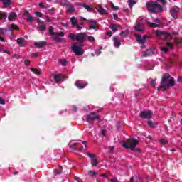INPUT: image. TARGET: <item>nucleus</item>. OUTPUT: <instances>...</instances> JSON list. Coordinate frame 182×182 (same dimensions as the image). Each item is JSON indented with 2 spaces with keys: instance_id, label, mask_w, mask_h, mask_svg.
<instances>
[{
  "instance_id": "1",
  "label": "nucleus",
  "mask_w": 182,
  "mask_h": 182,
  "mask_svg": "<svg viewBox=\"0 0 182 182\" xmlns=\"http://www.w3.org/2000/svg\"><path fill=\"white\" fill-rule=\"evenodd\" d=\"M174 86V78L170 76V74L166 73L162 77L161 85L158 87V90L164 92L168 87Z\"/></svg>"
},
{
  "instance_id": "2",
  "label": "nucleus",
  "mask_w": 182,
  "mask_h": 182,
  "mask_svg": "<svg viewBox=\"0 0 182 182\" xmlns=\"http://www.w3.org/2000/svg\"><path fill=\"white\" fill-rule=\"evenodd\" d=\"M146 8L151 14L163 12V7L157 1H151L146 4Z\"/></svg>"
},
{
  "instance_id": "3",
  "label": "nucleus",
  "mask_w": 182,
  "mask_h": 182,
  "mask_svg": "<svg viewBox=\"0 0 182 182\" xmlns=\"http://www.w3.org/2000/svg\"><path fill=\"white\" fill-rule=\"evenodd\" d=\"M137 144H139V141L134 138H129L127 141H122V147H124V149H129L132 151L136 149Z\"/></svg>"
},
{
  "instance_id": "4",
  "label": "nucleus",
  "mask_w": 182,
  "mask_h": 182,
  "mask_svg": "<svg viewBox=\"0 0 182 182\" xmlns=\"http://www.w3.org/2000/svg\"><path fill=\"white\" fill-rule=\"evenodd\" d=\"M82 48H83V45L79 43H73L71 45V50L76 56H82L85 53V50Z\"/></svg>"
},
{
  "instance_id": "5",
  "label": "nucleus",
  "mask_w": 182,
  "mask_h": 182,
  "mask_svg": "<svg viewBox=\"0 0 182 182\" xmlns=\"http://www.w3.org/2000/svg\"><path fill=\"white\" fill-rule=\"evenodd\" d=\"M86 33H70L68 35V38L72 39V41H76L77 42H80V43L85 42L86 41Z\"/></svg>"
},
{
  "instance_id": "6",
  "label": "nucleus",
  "mask_w": 182,
  "mask_h": 182,
  "mask_svg": "<svg viewBox=\"0 0 182 182\" xmlns=\"http://www.w3.org/2000/svg\"><path fill=\"white\" fill-rule=\"evenodd\" d=\"M61 6H67V13L70 14L71 12H75V6L72 4L70 2L68 1V0H62L59 2Z\"/></svg>"
},
{
  "instance_id": "7",
  "label": "nucleus",
  "mask_w": 182,
  "mask_h": 182,
  "mask_svg": "<svg viewBox=\"0 0 182 182\" xmlns=\"http://www.w3.org/2000/svg\"><path fill=\"white\" fill-rule=\"evenodd\" d=\"M156 36H158L161 39L164 41H170V39H173V36L169 33H166L164 31H156Z\"/></svg>"
},
{
  "instance_id": "8",
  "label": "nucleus",
  "mask_w": 182,
  "mask_h": 182,
  "mask_svg": "<svg viewBox=\"0 0 182 182\" xmlns=\"http://www.w3.org/2000/svg\"><path fill=\"white\" fill-rule=\"evenodd\" d=\"M53 36V41H55V42H66V40L65 38H59V36H61V38H63V36H65V33H63V31L57 32Z\"/></svg>"
},
{
  "instance_id": "9",
  "label": "nucleus",
  "mask_w": 182,
  "mask_h": 182,
  "mask_svg": "<svg viewBox=\"0 0 182 182\" xmlns=\"http://www.w3.org/2000/svg\"><path fill=\"white\" fill-rule=\"evenodd\" d=\"M70 23L73 28H76L77 31H80L82 29V26H83V23L79 24V23H77V21H76V18H75V16H73L70 18Z\"/></svg>"
},
{
  "instance_id": "10",
  "label": "nucleus",
  "mask_w": 182,
  "mask_h": 182,
  "mask_svg": "<svg viewBox=\"0 0 182 182\" xmlns=\"http://www.w3.org/2000/svg\"><path fill=\"white\" fill-rule=\"evenodd\" d=\"M154 55H157V49H156V48L147 49L143 53V56L145 58H147V56H153Z\"/></svg>"
},
{
  "instance_id": "11",
  "label": "nucleus",
  "mask_w": 182,
  "mask_h": 182,
  "mask_svg": "<svg viewBox=\"0 0 182 182\" xmlns=\"http://www.w3.org/2000/svg\"><path fill=\"white\" fill-rule=\"evenodd\" d=\"M135 37L138 43H140L141 45V48H144V43H146V41H147L146 37L141 36L139 34H135Z\"/></svg>"
},
{
  "instance_id": "12",
  "label": "nucleus",
  "mask_w": 182,
  "mask_h": 182,
  "mask_svg": "<svg viewBox=\"0 0 182 182\" xmlns=\"http://www.w3.org/2000/svg\"><path fill=\"white\" fill-rule=\"evenodd\" d=\"M87 155L88 156V157H90V159H91V165L94 167H96V166H97L99 164V162L97 161V159H96V156H95V154H91V153H87Z\"/></svg>"
},
{
  "instance_id": "13",
  "label": "nucleus",
  "mask_w": 182,
  "mask_h": 182,
  "mask_svg": "<svg viewBox=\"0 0 182 182\" xmlns=\"http://www.w3.org/2000/svg\"><path fill=\"white\" fill-rule=\"evenodd\" d=\"M170 12L173 19H177L178 16V12H180V8H178V6H174L173 8H172Z\"/></svg>"
},
{
  "instance_id": "14",
  "label": "nucleus",
  "mask_w": 182,
  "mask_h": 182,
  "mask_svg": "<svg viewBox=\"0 0 182 182\" xmlns=\"http://www.w3.org/2000/svg\"><path fill=\"white\" fill-rule=\"evenodd\" d=\"M141 117H142V119H151V117H153V112L142 111L141 112Z\"/></svg>"
},
{
  "instance_id": "15",
  "label": "nucleus",
  "mask_w": 182,
  "mask_h": 182,
  "mask_svg": "<svg viewBox=\"0 0 182 182\" xmlns=\"http://www.w3.org/2000/svg\"><path fill=\"white\" fill-rule=\"evenodd\" d=\"M99 119V115H96V113L91 112L87 116V122H92V120H96Z\"/></svg>"
},
{
  "instance_id": "16",
  "label": "nucleus",
  "mask_w": 182,
  "mask_h": 182,
  "mask_svg": "<svg viewBox=\"0 0 182 182\" xmlns=\"http://www.w3.org/2000/svg\"><path fill=\"white\" fill-rule=\"evenodd\" d=\"M37 23L38 25L39 31H46V24H45V22H43V21H41V19H38Z\"/></svg>"
},
{
  "instance_id": "17",
  "label": "nucleus",
  "mask_w": 182,
  "mask_h": 182,
  "mask_svg": "<svg viewBox=\"0 0 182 182\" xmlns=\"http://www.w3.org/2000/svg\"><path fill=\"white\" fill-rule=\"evenodd\" d=\"M97 9L100 15H107V10L105 9L102 5H98Z\"/></svg>"
},
{
  "instance_id": "18",
  "label": "nucleus",
  "mask_w": 182,
  "mask_h": 182,
  "mask_svg": "<svg viewBox=\"0 0 182 182\" xmlns=\"http://www.w3.org/2000/svg\"><path fill=\"white\" fill-rule=\"evenodd\" d=\"M53 77L55 83L57 84L60 83V82H63L64 79L63 76H62V75L60 74L54 75Z\"/></svg>"
},
{
  "instance_id": "19",
  "label": "nucleus",
  "mask_w": 182,
  "mask_h": 182,
  "mask_svg": "<svg viewBox=\"0 0 182 182\" xmlns=\"http://www.w3.org/2000/svg\"><path fill=\"white\" fill-rule=\"evenodd\" d=\"M113 42L115 48H120V46L122 45V42L120 41V40H119V37L114 36L113 38Z\"/></svg>"
},
{
  "instance_id": "20",
  "label": "nucleus",
  "mask_w": 182,
  "mask_h": 182,
  "mask_svg": "<svg viewBox=\"0 0 182 182\" xmlns=\"http://www.w3.org/2000/svg\"><path fill=\"white\" fill-rule=\"evenodd\" d=\"M135 30L138 31V32H143L144 31V25L141 24V23H138L135 26Z\"/></svg>"
},
{
  "instance_id": "21",
  "label": "nucleus",
  "mask_w": 182,
  "mask_h": 182,
  "mask_svg": "<svg viewBox=\"0 0 182 182\" xmlns=\"http://www.w3.org/2000/svg\"><path fill=\"white\" fill-rule=\"evenodd\" d=\"M17 16H18V15L16 14V13L11 12L9 14L8 19H9V21H15L16 19Z\"/></svg>"
},
{
  "instance_id": "22",
  "label": "nucleus",
  "mask_w": 182,
  "mask_h": 182,
  "mask_svg": "<svg viewBox=\"0 0 182 182\" xmlns=\"http://www.w3.org/2000/svg\"><path fill=\"white\" fill-rule=\"evenodd\" d=\"M24 16H26L27 17V22H29V23H32L33 22V21H35V19H33V17H32V16L29 15V13H28V11H26L24 13Z\"/></svg>"
},
{
  "instance_id": "23",
  "label": "nucleus",
  "mask_w": 182,
  "mask_h": 182,
  "mask_svg": "<svg viewBox=\"0 0 182 182\" xmlns=\"http://www.w3.org/2000/svg\"><path fill=\"white\" fill-rule=\"evenodd\" d=\"M46 45V42L41 41V42H35L34 46H36L38 49H41V48H43Z\"/></svg>"
},
{
  "instance_id": "24",
  "label": "nucleus",
  "mask_w": 182,
  "mask_h": 182,
  "mask_svg": "<svg viewBox=\"0 0 182 182\" xmlns=\"http://www.w3.org/2000/svg\"><path fill=\"white\" fill-rule=\"evenodd\" d=\"M88 22L90 23L89 25L90 29H96L97 24L95 21L90 20L88 21Z\"/></svg>"
},
{
  "instance_id": "25",
  "label": "nucleus",
  "mask_w": 182,
  "mask_h": 182,
  "mask_svg": "<svg viewBox=\"0 0 182 182\" xmlns=\"http://www.w3.org/2000/svg\"><path fill=\"white\" fill-rule=\"evenodd\" d=\"M109 28L112 29V31H113V32H117V31H119V28H120V26L117 24H111L109 26Z\"/></svg>"
},
{
  "instance_id": "26",
  "label": "nucleus",
  "mask_w": 182,
  "mask_h": 182,
  "mask_svg": "<svg viewBox=\"0 0 182 182\" xmlns=\"http://www.w3.org/2000/svg\"><path fill=\"white\" fill-rule=\"evenodd\" d=\"M17 43L21 46V48L25 46L23 43H25V38H20L17 39Z\"/></svg>"
},
{
  "instance_id": "27",
  "label": "nucleus",
  "mask_w": 182,
  "mask_h": 182,
  "mask_svg": "<svg viewBox=\"0 0 182 182\" xmlns=\"http://www.w3.org/2000/svg\"><path fill=\"white\" fill-rule=\"evenodd\" d=\"M75 85L78 89H85L87 86V84H79L77 82H75Z\"/></svg>"
},
{
  "instance_id": "28",
  "label": "nucleus",
  "mask_w": 182,
  "mask_h": 182,
  "mask_svg": "<svg viewBox=\"0 0 182 182\" xmlns=\"http://www.w3.org/2000/svg\"><path fill=\"white\" fill-rule=\"evenodd\" d=\"M63 169V168H62V166H58V168L54 170L55 174H60V173H62Z\"/></svg>"
},
{
  "instance_id": "29",
  "label": "nucleus",
  "mask_w": 182,
  "mask_h": 182,
  "mask_svg": "<svg viewBox=\"0 0 182 182\" xmlns=\"http://www.w3.org/2000/svg\"><path fill=\"white\" fill-rule=\"evenodd\" d=\"M87 174L88 176H90V177H95V176H96L97 173H96L95 171L90 170V171H88Z\"/></svg>"
},
{
  "instance_id": "30",
  "label": "nucleus",
  "mask_w": 182,
  "mask_h": 182,
  "mask_svg": "<svg viewBox=\"0 0 182 182\" xmlns=\"http://www.w3.org/2000/svg\"><path fill=\"white\" fill-rule=\"evenodd\" d=\"M5 6H9L11 5V0H1Z\"/></svg>"
},
{
  "instance_id": "31",
  "label": "nucleus",
  "mask_w": 182,
  "mask_h": 182,
  "mask_svg": "<svg viewBox=\"0 0 182 182\" xmlns=\"http://www.w3.org/2000/svg\"><path fill=\"white\" fill-rule=\"evenodd\" d=\"M148 124H149V127H156V126H157V123H154L151 120L148 121Z\"/></svg>"
},
{
  "instance_id": "32",
  "label": "nucleus",
  "mask_w": 182,
  "mask_h": 182,
  "mask_svg": "<svg viewBox=\"0 0 182 182\" xmlns=\"http://www.w3.org/2000/svg\"><path fill=\"white\" fill-rule=\"evenodd\" d=\"M82 8H85L87 11H88V12H92V10L93 9V8H92L90 6L87 4L82 5Z\"/></svg>"
},
{
  "instance_id": "33",
  "label": "nucleus",
  "mask_w": 182,
  "mask_h": 182,
  "mask_svg": "<svg viewBox=\"0 0 182 182\" xmlns=\"http://www.w3.org/2000/svg\"><path fill=\"white\" fill-rule=\"evenodd\" d=\"M119 35H120V36H122V38H126V36H127V35H129V31H124L121 32V33H119Z\"/></svg>"
},
{
  "instance_id": "34",
  "label": "nucleus",
  "mask_w": 182,
  "mask_h": 182,
  "mask_svg": "<svg viewBox=\"0 0 182 182\" xmlns=\"http://www.w3.org/2000/svg\"><path fill=\"white\" fill-rule=\"evenodd\" d=\"M8 32V28H0V35H5Z\"/></svg>"
},
{
  "instance_id": "35",
  "label": "nucleus",
  "mask_w": 182,
  "mask_h": 182,
  "mask_svg": "<svg viewBox=\"0 0 182 182\" xmlns=\"http://www.w3.org/2000/svg\"><path fill=\"white\" fill-rule=\"evenodd\" d=\"M31 72L34 73L35 75H41V71H38L37 69L35 68H31Z\"/></svg>"
},
{
  "instance_id": "36",
  "label": "nucleus",
  "mask_w": 182,
  "mask_h": 182,
  "mask_svg": "<svg viewBox=\"0 0 182 182\" xmlns=\"http://www.w3.org/2000/svg\"><path fill=\"white\" fill-rule=\"evenodd\" d=\"M58 62L60 65H63V66H65L68 64V61L66 60H59Z\"/></svg>"
},
{
  "instance_id": "37",
  "label": "nucleus",
  "mask_w": 182,
  "mask_h": 182,
  "mask_svg": "<svg viewBox=\"0 0 182 182\" xmlns=\"http://www.w3.org/2000/svg\"><path fill=\"white\" fill-rule=\"evenodd\" d=\"M48 31H49V33L50 35H51V36H53L55 35V32H53V28L52 26H50L49 28H48Z\"/></svg>"
},
{
  "instance_id": "38",
  "label": "nucleus",
  "mask_w": 182,
  "mask_h": 182,
  "mask_svg": "<svg viewBox=\"0 0 182 182\" xmlns=\"http://www.w3.org/2000/svg\"><path fill=\"white\" fill-rule=\"evenodd\" d=\"M11 31H18L19 28H18V26L15 24H11Z\"/></svg>"
},
{
  "instance_id": "39",
  "label": "nucleus",
  "mask_w": 182,
  "mask_h": 182,
  "mask_svg": "<svg viewBox=\"0 0 182 182\" xmlns=\"http://www.w3.org/2000/svg\"><path fill=\"white\" fill-rule=\"evenodd\" d=\"M82 143L85 146H81V149L79 148V146H78V150H86V143H87V141H82Z\"/></svg>"
},
{
  "instance_id": "40",
  "label": "nucleus",
  "mask_w": 182,
  "mask_h": 182,
  "mask_svg": "<svg viewBox=\"0 0 182 182\" xmlns=\"http://www.w3.org/2000/svg\"><path fill=\"white\" fill-rule=\"evenodd\" d=\"M8 16L5 14V13H0V19H6Z\"/></svg>"
},
{
  "instance_id": "41",
  "label": "nucleus",
  "mask_w": 182,
  "mask_h": 182,
  "mask_svg": "<svg viewBox=\"0 0 182 182\" xmlns=\"http://www.w3.org/2000/svg\"><path fill=\"white\" fill-rule=\"evenodd\" d=\"M86 38H87V40L89 41V42L95 43V37L87 36Z\"/></svg>"
},
{
  "instance_id": "42",
  "label": "nucleus",
  "mask_w": 182,
  "mask_h": 182,
  "mask_svg": "<svg viewBox=\"0 0 182 182\" xmlns=\"http://www.w3.org/2000/svg\"><path fill=\"white\" fill-rule=\"evenodd\" d=\"M148 25H149L151 28H157L159 26V24L150 23V22H148Z\"/></svg>"
},
{
  "instance_id": "43",
  "label": "nucleus",
  "mask_w": 182,
  "mask_h": 182,
  "mask_svg": "<svg viewBox=\"0 0 182 182\" xmlns=\"http://www.w3.org/2000/svg\"><path fill=\"white\" fill-rule=\"evenodd\" d=\"M128 4L130 8H132V5H135L136 1L134 0H128Z\"/></svg>"
},
{
  "instance_id": "44",
  "label": "nucleus",
  "mask_w": 182,
  "mask_h": 182,
  "mask_svg": "<svg viewBox=\"0 0 182 182\" xmlns=\"http://www.w3.org/2000/svg\"><path fill=\"white\" fill-rule=\"evenodd\" d=\"M161 52H163L164 53H167V52H168V50L167 48H166V47H161Z\"/></svg>"
},
{
  "instance_id": "45",
  "label": "nucleus",
  "mask_w": 182,
  "mask_h": 182,
  "mask_svg": "<svg viewBox=\"0 0 182 182\" xmlns=\"http://www.w3.org/2000/svg\"><path fill=\"white\" fill-rule=\"evenodd\" d=\"M159 143H161V144H167V141L164 139H161L159 140Z\"/></svg>"
},
{
  "instance_id": "46",
  "label": "nucleus",
  "mask_w": 182,
  "mask_h": 182,
  "mask_svg": "<svg viewBox=\"0 0 182 182\" xmlns=\"http://www.w3.org/2000/svg\"><path fill=\"white\" fill-rule=\"evenodd\" d=\"M151 85L152 87H156V81L154 80H151Z\"/></svg>"
},
{
  "instance_id": "47",
  "label": "nucleus",
  "mask_w": 182,
  "mask_h": 182,
  "mask_svg": "<svg viewBox=\"0 0 182 182\" xmlns=\"http://www.w3.org/2000/svg\"><path fill=\"white\" fill-rule=\"evenodd\" d=\"M39 6H40V8H42L43 9H46V8H48L46 6L43 5V3H40Z\"/></svg>"
},
{
  "instance_id": "48",
  "label": "nucleus",
  "mask_w": 182,
  "mask_h": 182,
  "mask_svg": "<svg viewBox=\"0 0 182 182\" xmlns=\"http://www.w3.org/2000/svg\"><path fill=\"white\" fill-rule=\"evenodd\" d=\"M166 46L170 48V49H173V43H166Z\"/></svg>"
},
{
  "instance_id": "49",
  "label": "nucleus",
  "mask_w": 182,
  "mask_h": 182,
  "mask_svg": "<svg viewBox=\"0 0 182 182\" xmlns=\"http://www.w3.org/2000/svg\"><path fill=\"white\" fill-rule=\"evenodd\" d=\"M36 15L38 18H42V13L41 12L37 11V12H36Z\"/></svg>"
},
{
  "instance_id": "50",
  "label": "nucleus",
  "mask_w": 182,
  "mask_h": 182,
  "mask_svg": "<svg viewBox=\"0 0 182 182\" xmlns=\"http://www.w3.org/2000/svg\"><path fill=\"white\" fill-rule=\"evenodd\" d=\"M75 180L77 182H83V181H82V179L77 176H75Z\"/></svg>"
},
{
  "instance_id": "51",
  "label": "nucleus",
  "mask_w": 182,
  "mask_h": 182,
  "mask_svg": "<svg viewBox=\"0 0 182 182\" xmlns=\"http://www.w3.org/2000/svg\"><path fill=\"white\" fill-rule=\"evenodd\" d=\"M6 102L4 98L0 97V105H5Z\"/></svg>"
},
{
  "instance_id": "52",
  "label": "nucleus",
  "mask_w": 182,
  "mask_h": 182,
  "mask_svg": "<svg viewBox=\"0 0 182 182\" xmlns=\"http://www.w3.org/2000/svg\"><path fill=\"white\" fill-rule=\"evenodd\" d=\"M111 182H119V180H117L116 178H113L110 179Z\"/></svg>"
},
{
  "instance_id": "53",
  "label": "nucleus",
  "mask_w": 182,
  "mask_h": 182,
  "mask_svg": "<svg viewBox=\"0 0 182 182\" xmlns=\"http://www.w3.org/2000/svg\"><path fill=\"white\" fill-rule=\"evenodd\" d=\"M112 8H113L114 11H117L119 9V7L115 6L114 4H112Z\"/></svg>"
},
{
  "instance_id": "54",
  "label": "nucleus",
  "mask_w": 182,
  "mask_h": 182,
  "mask_svg": "<svg viewBox=\"0 0 182 182\" xmlns=\"http://www.w3.org/2000/svg\"><path fill=\"white\" fill-rule=\"evenodd\" d=\"M100 53H102V51H100V50H97L95 52V55H97V56H99V55H100Z\"/></svg>"
},
{
  "instance_id": "55",
  "label": "nucleus",
  "mask_w": 182,
  "mask_h": 182,
  "mask_svg": "<svg viewBox=\"0 0 182 182\" xmlns=\"http://www.w3.org/2000/svg\"><path fill=\"white\" fill-rule=\"evenodd\" d=\"M13 58H14V59H19V55H18V54H14V55H13Z\"/></svg>"
},
{
  "instance_id": "56",
  "label": "nucleus",
  "mask_w": 182,
  "mask_h": 182,
  "mask_svg": "<svg viewBox=\"0 0 182 182\" xmlns=\"http://www.w3.org/2000/svg\"><path fill=\"white\" fill-rule=\"evenodd\" d=\"M154 22H155V23H160V20H159L158 18H155L154 20Z\"/></svg>"
},
{
  "instance_id": "57",
  "label": "nucleus",
  "mask_w": 182,
  "mask_h": 182,
  "mask_svg": "<svg viewBox=\"0 0 182 182\" xmlns=\"http://www.w3.org/2000/svg\"><path fill=\"white\" fill-rule=\"evenodd\" d=\"M107 35H108L110 37L112 36V35H113V33H112V31H107Z\"/></svg>"
},
{
  "instance_id": "58",
  "label": "nucleus",
  "mask_w": 182,
  "mask_h": 182,
  "mask_svg": "<svg viewBox=\"0 0 182 182\" xmlns=\"http://www.w3.org/2000/svg\"><path fill=\"white\" fill-rule=\"evenodd\" d=\"M30 63H31V61L26 60L25 65H30Z\"/></svg>"
},
{
  "instance_id": "59",
  "label": "nucleus",
  "mask_w": 182,
  "mask_h": 182,
  "mask_svg": "<svg viewBox=\"0 0 182 182\" xmlns=\"http://www.w3.org/2000/svg\"><path fill=\"white\" fill-rule=\"evenodd\" d=\"M102 136H106V131L105 129L102 130Z\"/></svg>"
},
{
  "instance_id": "60",
  "label": "nucleus",
  "mask_w": 182,
  "mask_h": 182,
  "mask_svg": "<svg viewBox=\"0 0 182 182\" xmlns=\"http://www.w3.org/2000/svg\"><path fill=\"white\" fill-rule=\"evenodd\" d=\"M157 1H159V2H161V4H162V5H164V4H165V0H157Z\"/></svg>"
},
{
  "instance_id": "61",
  "label": "nucleus",
  "mask_w": 182,
  "mask_h": 182,
  "mask_svg": "<svg viewBox=\"0 0 182 182\" xmlns=\"http://www.w3.org/2000/svg\"><path fill=\"white\" fill-rule=\"evenodd\" d=\"M76 5H77V6H83V5H85V4H82V3H76Z\"/></svg>"
},
{
  "instance_id": "62",
  "label": "nucleus",
  "mask_w": 182,
  "mask_h": 182,
  "mask_svg": "<svg viewBox=\"0 0 182 182\" xmlns=\"http://www.w3.org/2000/svg\"><path fill=\"white\" fill-rule=\"evenodd\" d=\"M178 82H182V77L181 76H179L178 77Z\"/></svg>"
},
{
  "instance_id": "63",
  "label": "nucleus",
  "mask_w": 182,
  "mask_h": 182,
  "mask_svg": "<svg viewBox=\"0 0 182 182\" xmlns=\"http://www.w3.org/2000/svg\"><path fill=\"white\" fill-rule=\"evenodd\" d=\"M73 112H77V107H73Z\"/></svg>"
},
{
  "instance_id": "64",
  "label": "nucleus",
  "mask_w": 182,
  "mask_h": 182,
  "mask_svg": "<svg viewBox=\"0 0 182 182\" xmlns=\"http://www.w3.org/2000/svg\"><path fill=\"white\" fill-rule=\"evenodd\" d=\"M101 177H105V178H107V175L105 174V173H102L100 175Z\"/></svg>"
}]
</instances>
